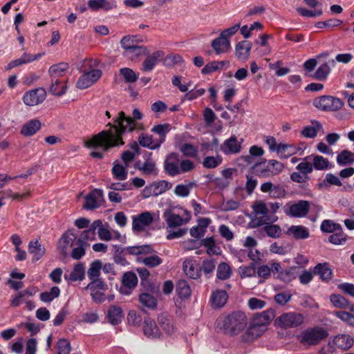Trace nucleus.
<instances>
[{"instance_id": "56", "label": "nucleus", "mask_w": 354, "mask_h": 354, "mask_svg": "<svg viewBox=\"0 0 354 354\" xmlns=\"http://www.w3.org/2000/svg\"><path fill=\"white\" fill-rule=\"evenodd\" d=\"M330 301L336 308H346V307L349 306L348 301L340 295H331Z\"/></svg>"}, {"instance_id": "2", "label": "nucleus", "mask_w": 354, "mask_h": 354, "mask_svg": "<svg viewBox=\"0 0 354 354\" xmlns=\"http://www.w3.org/2000/svg\"><path fill=\"white\" fill-rule=\"evenodd\" d=\"M247 324L245 314L241 311H234L219 317L216 322V328L226 335L234 337L243 331Z\"/></svg>"}, {"instance_id": "49", "label": "nucleus", "mask_w": 354, "mask_h": 354, "mask_svg": "<svg viewBox=\"0 0 354 354\" xmlns=\"http://www.w3.org/2000/svg\"><path fill=\"white\" fill-rule=\"evenodd\" d=\"M180 151L187 158H195L198 155V149L193 145L184 143L179 147Z\"/></svg>"}, {"instance_id": "48", "label": "nucleus", "mask_w": 354, "mask_h": 354, "mask_svg": "<svg viewBox=\"0 0 354 354\" xmlns=\"http://www.w3.org/2000/svg\"><path fill=\"white\" fill-rule=\"evenodd\" d=\"M60 290L57 286H53L50 291H45L40 294V299L44 302H50L59 297Z\"/></svg>"}, {"instance_id": "20", "label": "nucleus", "mask_w": 354, "mask_h": 354, "mask_svg": "<svg viewBox=\"0 0 354 354\" xmlns=\"http://www.w3.org/2000/svg\"><path fill=\"white\" fill-rule=\"evenodd\" d=\"M265 328L252 322L250 327L242 336L243 342H252L260 337L265 331Z\"/></svg>"}, {"instance_id": "51", "label": "nucleus", "mask_w": 354, "mask_h": 354, "mask_svg": "<svg viewBox=\"0 0 354 354\" xmlns=\"http://www.w3.org/2000/svg\"><path fill=\"white\" fill-rule=\"evenodd\" d=\"M126 166L120 164H115L112 168L113 177L118 180H124L127 178V171Z\"/></svg>"}, {"instance_id": "39", "label": "nucleus", "mask_w": 354, "mask_h": 354, "mask_svg": "<svg viewBox=\"0 0 354 354\" xmlns=\"http://www.w3.org/2000/svg\"><path fill=\"white\" fill-rule=\"evenodd\" d=\"M84 277V268L82 264H77L73 270L68 274H65L64 278L72 281H81Z\"/></svg>"}, {"instance_id": "63", "label": "nucleus", "mask_w": 354, "mask_h": 354, "mask_svg": "<svg viewBox=\"0 0 354 354\" xmlns=\"http://www.w3.org/2000/svg\"><path fill=\"white\" fill-rule=\"evenodd\" d=\"M334 314L347 324L354 326V315L345 311H336Z\"/></svg>"}, {"instance_id": "45", "label": "nucleus", "mask_w": 354, "mask_h": 354, "mask_svg": "<svg viewBox=\"0 0 354 354\" xmlns=\"http://www.w3.org/2000/svg\"><path fill=\"white\" fill-rule=\"evenodd\" d=\"M223 162L220 155L216 156H207L203 161V166L207 169H214L219 166Z\"/></svg>"}, {"instance_id": "7", "label": "nucleus", "mask_w": 354, "mask_h": 354, "mask_svg": "<svg viewBox=\"0 0 354 354\" xmlns=\"http://www.w3.org/2000/svg\"><path fill=\"white\" fill-rule=\"evenodd\" d=\"M327 336V331L323 328H310L301 333L300 335V341L304 344L315 345L317 344Z\"/></svg>"}, {"instance_id": "16", "label": "nucleus", "mask_w": 354, "mask_h": 354, "mask_svg": "<svg viewBox=\"0 0 354 354\" xmlns=\"http://www.w3.org/2000/svg\"><path fill=\"white\" fill-rule=\"evenodd\" d=\"M284 168L283 164L276 160H270L265 169L260 171V176L270 177L280 174Z\"/></svg>"}, {"instance_id": "57", "label": "nucleus", "mask_w": 354, "mask_h": 354, "mask_svg": "<svg viewBox=\"0 0 354 354\" xmlns=\"http://www.w3.org/2000/svg\"><path fill=\"white\" fill-rule=\"evenodd\" d=\"M239 271L241 278L254 277L256 274L255 263H251L248 266H241Z\"/></svg>"}, {"instance_id": "27", "label": "nucleus", "mask_w": 354, "mask_h": 354, "mask_svg": "<svg viewBox=\"0 0 354 354\" xmlns=\"http://www.w3.org/2000/svg\"><path fill=\"white\" fill-rule=\"evenodd\" d=\"M221 149L225 154L237 153L241 150V145L236 137H231L224 142Z\"/></svg>"}, {"instance_id": "26", "label": "nucleus", "mask_w": 354, "mask_h": 354, "mask_svg": "<svg viewBox=\"0 0 354 354\" xmlns=\"http://www.w3.org/2000/svg\"><path fill=\"white\" fill-rule=\"evenodd\" d=\"M333 343L339 348L348 350L353 346L354 339L349 335L341 334L334 337Z\"/></svg>"}, {"instance_id": "46", "label": "nucleus", "mask_w": 354, "mask_h": 354, "mask_svg": "<svg viewBox=\"0 0 354 354\" xmlns=\"http://www.w3.org/2000/svg\"><path fill=\"white\" fill-rule=\"evenodd\" d=\"M102 270V263L100 261H93L88 270L87 274L91 281L98 279L100 270Z\"/></svg>"}, {"instance_id": "23", "label": "nucleus", "mask_w": 354, "mask_h": 354, "mask_svg": "<svg viewBox=\"0 0 354 354\" xmlns=\"http://www.w3.org/2000/svg\"><path fill=\"white\" fill-rule=\"evenodd\" d=\"M286 234L295 239H306L310 236L308 229L303 225H292L287 230Z\"/></svg>"}, {"instance_id": "34", "label": "nucleus", "mask_w": 354, "mask_h": 354, "mask_svg": "<svg viewBox=\"0 0 354 354\" xmlns=\"http://www.w3.org/2000/svg\"><path fill=\"white\" fill-rule=\"evenodd\" d=\"M40 128L41 122L38 120H31L22 127L21 133L24 136H31Z\"/></svg>"}, {"instance_id": "15", "label": "nucleus", "mask_w": 354, "mask_h": 354, "mask_svg": "<svg viewBox=\"0 0 354 354\" xmlns=\"http://www.w3.org/2000/svg\"><path fill=\"white\" fill-rule=\"evenodd\" d=\"M261 190L263 192L268 193L270 197L274 198H283L286 195V191L281 185H274L271 182H266L261 185Z\"/></svg>"}, {"instance_id": "29", "label": "nucleus", "mask_w": 354, "mask_h": 354, "mask_svg": "<svg viewBox=\"0 0 354 354\" xmlns=\"http://www.w3.org/2000/svg\"><path fill=\"white\" fill-rule=\"evenodd\" d=\"M28 252L32 255V261L39 260L45 254L46 250L37 240L31 241L28 244Z\"/></svg>"}, {"instance_id": "44", "label": "nucleus", "mask_w": 354, "mask_h": 354, "mask_svg": "<svg viewBox=\"0 0 354 354\" xmlns=\"http://www.w3.org/2000/svg\"><path fill=\"white\" fill-rule=\"evenodd\" d=\"M337 162L342 166L351 164L354 162V153L348 150H344L337 156Z\"/></svg>"}, {"instance_id": "17", "label": "nucleus", "mask_w": 354, "mask_h": 354, "mask_svg": "<svg viewBox=\"0 0 354 354\" xmlns=\"http://www.w3.org/2000/svg\"><path fill=\"white\" fill-rule=\"evenodd\" d=\"M68 89L66 79H50L49 92L55 96L60 97L64 95Z\"/></svg>"}, {"instance_id": "18", "label": "nucleus", "mask_w": 354, "mask_h": 354, "mask_svg": "<svg viewBox=\"0 0 354 354\" xmlns=\"http://www.w3.org/2000/svg\"><path fill=\"white\" fill-rule=\"evenodd\" d=\"M183 268L185 274L191 279H196L201 276L198 265L192 259H185L183 262Z\"/></svg>"}, {"instance_id": "10", "label": "nucleus", "mask_w": 354, "mask_h": 354, "mask_svg": "<svg viewBox=\"0 0 354 354\" xmlns=\"http://www.w3.org/2000/svg\"><path fill=\"white\" fill-rule=\"evenodd\" d=\"M153 221V216L151 212L147 211L142 212L133 217L132 229L137 232L144 231Z\"/></svg>"}, {"instance_id": "31", "label": "nucleus", "mask_w": 354, "mask_h": 354, "mask_svg": "<svg viewBox=\"0 0 354 354\" xmlns=\"http://www.w3.org/2000/svg\"><path fill=\"white\" fill-rule=\"evenodd\" d=\"M314 273L319 275L323 281H329L333 277V271L327 263L317 265L314 268Z\"/></svg>"}, {"instance_id": "1", "label": "nucleus", "mask_w": 354, "mask_h": 354, "mask_svg": "<svg viewBox=\"0 0 354 354\" xmlns=\"http://www.w3.org/2000/svg\"><path fill=\"white\" fill-rule=\"evenodd\" d=\"M142 113L137 108L133 110L132 117L127 116L122 111H120L118 116L114 118L113 124H107L111 127L109 130L100 132L86 142L88 147L101 149V151H92L91 156L93 158H102L104 153L110 148L123 145L122 135L124 133L132 132L136 129H143L142 124L136 122V120H142Z\"/></svg>"}, {"instance_id": "52", "label": "nucleus", "mask_w": 354, "mask_h": 354, "mask_svg": "<svg viewBox=\"0 0 354 354\" xmlns=\"http://www.w3.org/2000/svg\"><path fill=\"white\" fill-rule=\"evenodd\" d=\"M322 128V124L318 122H315V124L313 127H305L301 131V134L305 138H313L317 136L318 131Z\"/></svg>"}, {"instance_id": "32", "label": "nucleus", "mask_w": 354, "mask_h": 354, "mask_svg": "<svg viewBox=\"0 0 354 354\" xmlns=\"http://www.w3.org/2000/svg\"><path fill=\"white\" fill-rule=\"evenodd\" d=\"M107 317L109 322L113 325H117L121 322L123 318L122 310L120 306H112L108 310Z\"/></svg>"}, {"instance_id": "53", "label": "nucleus", "mask_w": 354, "mask_h": 354, "mask_svg": "<svg viewBox=\"0 0 354 354\" xmlns=\"http://www.w3.org/2000/svg\"><path fill=\"white\" fill-rule=\"evenodd\" d=\"M44 53H38L36 55H32L28 53H24L21 57H20L18 59H16L17 64L19 66H21L23 64H26L28 63H30L35 60L39 59L40 57H42Z\"/></svg>"}, {"instance_id": "24", "label": "nucleus", "mask_w": 354, "mask_h": 354, "mask_svg": "<svg viewBox=\"0 0 354 354\" xmlns=\"http://www.w3.org/2000/svg\"><path fill=\"white\" fill-rule=\"evenodd\" d=\"M275 312L272 309H269L262 312L261 313L257 314L253 321L256 324H259L266 329V327L274 319Z\"/></svg>"}, {"instance_id": "5", "label": "nucleus", "mask_w": 354, "mask_h": 354, "mask_svg": "<svg viewBox=\"0 0 354 354\" xmlns=\"http://www.w3.org/2000/svg\"><path fill=\"white\" fill-rule=\"evenodd\" d=\"M310 209V203L301 200L296 203H288L283 207L286 215L293 218H303L307 216Z\"/></svg>"}, {"instance_id": "28", "label": "nucleus", "mask_w": 354, "mask_h": 354, "mask_svg": "<svg viewBox=\"0 0 354 354\" xmlns=\"http://www.w3.org/2000/svg\"><path fill=\"white\" fill-rule=\"evenodd\" d=\"M68 68V64L66 62H60L51 66L48 69L50 79H63L62 77Z\"/></svg>"}, {"instance_id": "60", "label": "nucleus", "mask_w": 354, "mask_h": 354, "mask_svg": "<svg viewBox=\"0 0 354 354\" xmlns=\"http://www.w3.org/2000/svg\"><path fill=\"white\" fill-rule=\"evenodd\" d=\"M120 73L124 77L127 82H135L138 76L129 68H122L120 70Z\"/></svg>"}, {"instance_id": "58", "label": "nucleus", "mask_w": 354, "mask_h": 354, "mask_svg": "<svg viewBox=\"0 0 354 354\" xmlns=\"http://www.w3.org/2000/svg\"><path fill=\"white\" fill-rule=\"evenodd\" d=\"M329 162L328 159L321 156H313V167L317 170H324L328 168Z\"/></svg>"}, {"instance_id": "33", "label": "nucleus", "mask_w": 354, "mask_h": 354, "mask_svg": "<svg viewBox=\"0 0 354 354\" xmlns=\"http://www.w3.org/2000/svg\"><path fill=\"white\" fill-rule=\"evenodd\" d=\"M158 322L162 329L167 335H171L174 333V322L169 316L165 314H161L158 317Z\"/></svg>"}, {"instance_id": "62", "label": "nucleus", "mask_w": 354, "mask_h": 354, "mask_svg": "<svg viewBox=\"0 0 354 354\" xmlns=\"http://www.w3.org/2000/svg\"><path fill=\"white\" fill-rule=\"evenodd\" d=\"M95 239V236H94L93 232L88 230H86L81 233L77 240L76 244L89 245L88 241H94Z\"/></svg>"}, {"instance_id": "41", "label": "nucleus", "mask_w": 354, "mask_h": 354, "mask_svg": "<svg viewBox=\"0 0 354 354\" xmlns=\"http://www.w3.org/2000/svg\"><path fill=\"white\" fill-rule=\"evenodd\" d=\"M148 50L146 47L143 46L136 45L124 52V55L129 57L131 59H133L135 58L138 57L140 55L147 54Z\"/></svg>"}, {"instance_id": "13", "label": "nucleus", "mask_w": 354, "mask_h": 354, "mask_svg": "<svg viewBox=\"0 0 354 354\" xmlns=\"http://www.w3.org/2000/svg\"><path fill=\"white\" fill-rule=\"evenodd\" d=\"M179 155L176 153H169L167 156L164 163V168L165 171L171 176L179 174Z\"/></svg>"}, {"instance_id": "21", "label": "nucleus", "mask_w": 354, "mask_h": 354, "mask_svg": "<svg viewBox=\"0 0 354 354\" xmlns=\"http://www.w3.org/2000/svg\"><path fill=\"white\" fill-rule=\"evenodd\" d=\"M252 44L246 40L239 41L235 46V55L239 60L245 61L249 58Z\"/></svg>"}, {"instance_id": "14", "label": "nucleus", "mask_w": 354, "mask_h": 354, "mask_svg": "<svg viewBox=\"0 0 354 354\" xmlns=\"http://www.w3.org/2000/svg\"><path fill=\"white\" fill-rule=\"evenodd\" d=\"M76 239L77 235L73 229L68 230L62 236L58 248L62 254L66 255L67 254L68 249L73 245Z\"/></svg>"}, {"instance_id": "55", "label": "nucleus", "mask_w": 354, "mask_h": 354, "mask_svg": "<svg viewBox=\"0 0 354 354\" xmlns=\"http://www.w3.org/2000/svg\"><path fill=\"white\" fill-rule=\"evenodd\" d=\"M347 237V235L344 234L342 230L341 231H337L336 233L331 234L328 238V241L335 245H343L346 243Z\"/></svg>"}, {"instance_id": "3", "label": "nucleus", "mask_w": 354, "mask_h": 354, "mask_svg": "<svg viewBox=\"0 0 354 354\" xmlns=\"http://www.w3.org/2000/svg\"><path fill=\"white\" fill-rule=\"evenodd\" d=\"M313 105L323 111H337L342 108L344 103L339 98L331 95H322L313 100Z\"/></svg>"}, {"instance_id": "43", "label": "nucleus", "mask_w": 354, "mask_h": 354, "mask_svg": "<svg viewBox=\"0 0 354 354\" xmlns=\"http://www.w3.org/2000/svg\"><path fill=\"white\" fill-rule=\"evenodd\" d=\"M176 292L181 298H187L191 295V288L185 280H179L176 285Z\"/></svg>"}, {"instance_id": "61", "label": "nucleus", "mask_w": 354, "mask_h": 354, "mask_svg": "<svg viewBox=\"0 0 354 354\" xmlns=\"http://www.w3.org/2000/svg\"><path fill=\"white\" fill-rule=\"evenodd\" d=\"M264 231L270 237L279 238L281 234V227L277 225H267L264 227Z\"/></svg>"}, {"instance_id": "54", "label": "nucleus", "mask_w": 354, "mask_h": 354, "mask_svg": "<svg viewBox=\"0 0 354 354\" xmlns=\"http://www.w3.org/2000/svg\"><path fill=\"white\" fill-rule=\"evenodd\" d=\"M330 72V68L328 64L325 63L318 67L315 71L313 77L318 80H324Z\"/></svg>"}, {"instance_id": "59", "label": "nucleus", "mask_w": 354, "mask_h": 354, "mask_svg": "<svg viewBox=\"0 0 354 354\" xmlns=\"http://www.w3.org/2000/svg\"><path fill=\"white\" fill-rule=\"evenodd\" d=\"M136 36L127 35L122 38L120 40V45L124 50V52L137 45Z\"/></svg>"}, {"instance_id": "37", "label": "nucleus", "mask_w": 354, "mask_h": 354, "mask_svg": "<svg viewBox=\"0 0 354 354\" xmlns=\"http://www.w3.org/2000/svg\"><path fill=\"white\" fill-rule=\"evenodd\" d=\"M171 187L172 184L167 180H160L153 183L151 185V188H153L152 194L154 196L160 195L166 191L169 190Z\"/></svg>"}, {"instance_id": "25", "label": "nucleus", "mask_w": 354, "mask_h": 354, "mask_svg": "<svg viewBox=\"0 0 354 354\" xmlns=\"http://www.w3.org/2000/svg\"><path fill=\"white\" fill-rule=\"evenodd\" d=\"M211 46L218 55L227 53L231 49L230 40L224 39L221 35L212 41Z\"/></svg>"}, {"instance_id": "47", "label": "nucleus", "mask_w": 354, "mask_h": 354, "mask_svg": "<svg viewBox=\"0 0 354 354\" xmlns=\"http://www.w3.org/2000/svg\"><path fill=\"white\" fill-rule=\"evenodd\" d=\"M321 230L324 232L332 233L342 230V226L339 223H335L331 220H324L322 221L321 226Z\"/></svg>"}, {"instance_id": "11", "label": "nucleus", "mask_w": 354, "mask_h": 354, "mask_svg": "<svg viewBox=\"0 0 354 354\" xmlns=\"http://www.w3.org/2000/svg\"><path fill=\"white\" fill-rule=\"evenodd\" d=\"M146 58L141 66V71L143 72H150L153 70L156 64L163 58L164 53L162 50H156L151 54H145Z\"/></svg>"}, {"instance_id": "64", "label": "nucleus", "mask_w": 354, "mask_h": 354, "mask_svg": "<svg viewBox=\"0 0 354 354\" xmlns=\"http://www.w3.org/2000/svg\"><path fill=\"white\" fill-rule=\"evenodd\" d=\"M71 351L70 342L65 339H61L57 342V354H69Z\"/></svg>"}, {"instance_id": "35", "label": "nucleus", "mask_w": 354, "mask_h": 354, "mask_svg": "<svg viewBox=\"0 0 354 354\" xmlns=\"http://www.w3.org/2000/svg\"><path fill=\"white\" fill-rule=\"evenodd\" d=\"M171 129V125L167 123L158 124L153 127L151 132L159 136L158 139L156 140L158 142H160V145L165 141L166 135L169 132Z\"/></svg>"}, {"instance_id": "30", "label": "nucleus", "mask_w": 354, "mask_h": 354, "mask_svg": "<svg viewBox=\"0 0 354 354\" xmlns=\"http://www.w3.org/2000/svg\"><path fill=\"white\" fill-rule=\"evenodd\" d=\"M228 295L225 290H216L211 296V302L214 308L223 307L227 301Z\"/></svg>"}, {"instance_id": "36", "label": "nucleus", "mask_w": 354, "mask_h": 354, "mask_svg": "<svg viewBox=\"0 0 354 354\" xmlns=\"http://www.w3.org/2000/svg\"><path fill=\"white\" fill-rule=\"evenodd\" d=\"M232 270L229 264L222 262L218 264L216 269V278L218 280H227L231 277Z\"/></svg>"}, {"instance_id": "8", "label": "nucleus", "mask_w": 354, "mask_h": 354, "mask_svg": "<svg viewBox=\"0 0 354 354\" xmlns=\"http://www.w3.org/2000/svg\"><path fill=\"white\" fill-rule=\"evenodd\" d=\"M47 95L46 91L41 87L27 91L23 95L24 103L29 106L41 104Z\"/></svg>"}, {"instance_id": "50", "label": "nucleus", "mask_w": 354, "mask_h": 354, "mask_svg": "<svg viewBox=\"0 0 354 354\" xmlns=\"http://www.w3.org/2000/svg\"><path fill=\"white\" fill-rule=\"evenodd\" d=\"M138 283V278L136 274L128 272L124 274L122 278V284L124 287L129 289L134 288Z\"/></svg>"}, {"instance_id": "22", "label": "nucleus", "mask_w": 354, "mask_h": 354, "mask_svg": "<svg viewBox=\"0 0 354 354\" xmlns=\"http://www.w3.org/2000/svg\"><path fill=\"white\" fill-rule=\"evenodd\" d=\"M331 185L340 187L342 185V183L337 176L328 173L326 175L324 179L319 182L317 187L319 190H328Z\"/></svg>"}, {"instance_id": "12", "label": "nucleus", "mask_w": 354, "mask_h": 354, "mask_svg": "<svg viewBox=\"0 0 354 354\" xmlns=\"http://www.w3.org/2000/svg\"><path fill=\"white\" fill-rule=\"evenodd\" d=\"M103 201V192L101 189H95L85 198L84 207L86 209H94L99 207Z\"/></svg>"}, {"instance_id": "38", "label": "nucleus", "mask_w": 354, "mask_h": 354, "mask_svg": "<svg viewBox=\"0 0 354 354\" xmlns=\"http://www.w3.org/2000/svg\"><path fill=\"white\" fill-rule=\"evenodd\" d=\"M151 153L145 154V162L143 163L140 171L145 175H151L156 173V167L155 162L150 158Z\"/></svg>"}, {"instance_id": "9", "label": "nucleus", "mask_w": 354, "mask_h": 354, "mask_svg": "<svg viewBox=\"0 0 354 354\" xmlns=\"http://www.w3.org/2000/svg\"><path fill=\"white\" fill-rule=\"evenodd\" d=\"M102 76V71L98 69H93L84 72L76 82V86L80 89H85L92 86Z\"/></svg>"}, {"instance_id": "6", "label": "nucleus", "mask_w": 354, "mask_h": 354, "mask_svg": "<svg viewBox=\"0 0 354 354\" xmlns=\"http://www.w3.org/2000/svg\"><path fill=\"white\" fill-rule=\"evenodd\" d=\"M304 322V317L301 313L295 312L285 313L279 316L274 321L275 325L282 328L297 327Z\"/></svg>"}, {"instance_id": "42", "label": "nucleus", "mask_w": 354, "mask_h": 354, "mask_svg": "<svg viewBox=\"0 0 354 354\" xmlns=\"http://www.w3.org/2000/svg\"><path fill=\"white\" fill-rule=\"evenodd\" d=\"M139 301L142 306L148 308H155L157 306L156 298L149 293H142Z\"/></svg>"}, {"instance_id": "4", "label": "nucleus", "mask_w": 354, "mask_h": 354, "mask_svg": "<svg viewBox=\"0 0 354 354\" xmlns=\"http://www.w3.org/2000/svg\"><path fill=\"white\" fill-rule=\"evenodd\" d=\"M175 209L176 207L174 205H169L163 212L162 216L167 223V229L187 224L191 219V214L187 210L183 209L187 216L183 218L179 214L175 213Z\"/></svg>"}, {"instance_id": "19", "label": "nucleus", "mask_w": 354, "mask_h": 354, "mask_svg": "<svg viewBox=\"0 0 354 354\" xmlns=\"http://www.w3.org/2000/svg\"><path fill=\"white\" fill-rule=\"evenodd\" d=\"M143 332L149 338H159L161 335L156 323L150 317H146L144 320Z\"/></svg>"}, {"instance_id": "40", "label": "nucleus", "mask_w": 354, "mask_h": 354, "mask_svg": "<svg viewBox=\"0 0 354 354\" xmlns=\"http://www.w3.org/2000/svg\"><path fill=\"white\" fill-rule=\"evenodd\" d=\"M138 142L141 146L151 149H155L160 147V142H158L157 140L154 142L152 136L145 133H142L139 136Z\"/></svg>"}]
</instances>
